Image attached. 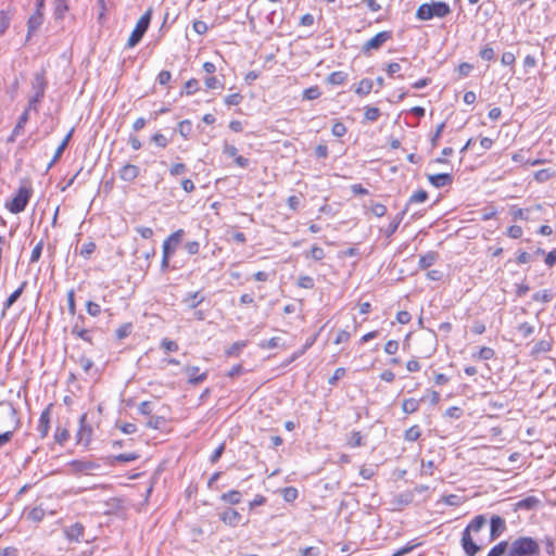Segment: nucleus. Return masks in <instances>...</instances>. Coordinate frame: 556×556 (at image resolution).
I'll use <instances>...</instances> for the list:
<instances>
[{"label":"nucleus","instance_id":"obj_1","mask_svg":"<svg viewBox=\"0 0 556 556\" xmlns=\"http://www.w3.org/2000/svg\"><path fill=\"white\" fill-rule=\"evenodd\" d=\"M488 523H468L462 535V546L468 556H475L483 545L478 538H483L486 533Z\"/></svg>","mask_w":556,"mask_h":556},{"label":"nucleus","instance_id":"obj_2","mask_svg":"<svg viewBox=\"0 0 556 556\" xmlns=\"http://www.w3.org/2000/svg\"><path fill=\"white\" fill-rule=\"evenodd\" d=\"M540 553L536 540L530 536H520L508 544L506 556H534Z\"/></svg>","mask_w":556,"mask_h":556},{"label":"nucleus","instance_id":"obj_3","mask_svg":"<svg viewBox=\"0 0 556 556\" xmlns=\"http://www.w3.org/2000/svg\"><path fill=\"white\" fill-rule=\"evenodd\" d=\"M451 13L450 5L444 1L422 3L416 11V17L420 21H429L433 17H445Z\"/></svg>","mask_w":556,"mask_h":556},{"label":"nucleus","instance_id":"obj_4","mask_svg":"<svg viewBox=\"0 0 556 556\" xmlns=\"http://www.w3.org/2000/svg\"><path fill=\"white\" fill-rule=\"evenodd\" d=\"M151 17H152V9L149 8L141 15V17L137 22L134 30L131 31V34L128 38L127 45H126L127 48H134L141 41L142 37L144 36V34L147 33V30L150 26Z\"/></svg>","mask_w":556,"mask_h":556},{"label":"nucleus","instance_id":"obj_5","mask_svg":"<svg viewBox=\"0 0 556 556\" xmlns=\"http://www.w3.org/2000/svg\"><path fill=\"white\" fill-rule=\"evenodd\" d=\"M31 195V189L25 186L18 188L17 193L13 197L11 202L5 204L7 208L13 213L18 214L25 210Z\"/></svg>","mask_w":556,"mask_h":556},{"label":"nucleus","instance_id":"obj_6","mask_svg":"<svg viewBox=\"0 0 556 556\" xmlns=\"http://www.w3.org/2000/svg\"><path fill=\"white\" fill-rule=\"evenodd\" d=\"M392 38V31L383 30L375 35L362 46V52L367 55L371 50H379L384 42Z\"/></svg>","mask_w":556,"mask_h":556},{"label":"nucleus","instance_id":"obj_7","mask_svg":"<svg viewBox=\"0 0 556 556\" xmlns=\"http://www.w3.org/2000/svg\"><path fill=\"white\" fill-rule=\"evenodd\" d=\"M92 428L87 424V414L84 413L79 418V427L76 433V443L78 445L88 446L91 442Z\"/></svg>","mask_w":556,"mask_h":556},{"label":"nucleus","instance_id":"obj_8","mask_svg":"<svg viewBox=\"0 0 556 556\" xmlns=\"http://www.w3.org/2000/svg\"><path fill=\"white\" fill-rule=\"evenodd\" d=\"M31 92L33 96L43 99L45 92L48 87V80L46 77V70L41 68L40 71L36 72L31 79Z\"/></svg>","mask_w":556,"mask_h":556},{"label":"nucleus","instance_id":"obj_9","mask_svg":"<svg viewBox=\"0 0 556 556\" xmlns=\"http://www.w3.org/2000/svg\"><path fill=\"white\" fill-rule=\"evenodd\" d=\"M63 533L70 542H89L91 540L89 538H85L83 523H72L63 529Z\"/></svg>","mask_w":556,"mask_h":556},{"label":"nucleus","instance_id":"obj_10","mask_svg":"<svg viewBox=\"0 0 556 556\" xmlns=\"http://www.w3.org/2000/svg\"><path fill=\"white\" fill-rule=\"evenodd\" d=\"M490 527H486V533L483 534V538H478V541L481 545H486L491 541H493L496 536H498L505 530V523H488Z\"/></svg>","mask_w":556,"mask_h":556},{"label":"nucleus","instance_id":"obj_11","mask_svg":"<svg viewBox=\"0 0 556 556\" xmlns=\"http://www.w3.org/2000/svg\"><path fill=\"white\" fill-rule=\"evenodd\" d=\"M185 235L184 229H178L169 235L163 242V253H165V247L168 248V255L172 256L181 241L182 236Z\"/></svg>","mask_w":556,"mask_h":556},{"label":"nucleus","instance_id":"obj_12","mask_svg":"<svg viewBox=\"0 0 556 556\" xmlns=\"http://www.w3.org/2000/svg\"><path fill=\"white\" fill-rule=\"evenodd\" d=\"M53 404H49L42 412L39 417L38 422V431L40 433V438H46L49 433L50 429V416H51V408Z\"/></svg>","mask_w":556,"mask_h":556},{"label":"nucleus","instance_id":"obj_13","mask_svg":"<svg viewBox=\"0 0 556 556\" xmlns=\"http://www.w3.org/2000/svg\"><path fill=\"white\" fill-rule=\"evenodd\" d=\"M140 174V168L135 165L127 163L118 170L119 178L125 182H132Z\"/></svg>","mask_w":556,"mask_h":556},{"label":"nucleus","instance_id":"obj_14","mask_svg":"<svg viewBox=\"0 0 556 556\" xmlns=\"http://www.w3.org/2000/svg\"><path fill=\"white\" fill-rule=\"evenodd\" d=\"M188 377V383L197 386L207 378V372H201L198 366H186L184 369Z\"/></svg>","mask_w":556,"mask_h":556},{"label":"nucleus","instance_id":"obj_15","mask_svg":"<svg viewBox=\"0 0 556 556\" xmlns=\"http://www.w3.org/2000/svg\"><path fill=\"white\" fill-rule=\"evenodd\" d=\"M429 182L435 188L450 186L453 182V175L448 173H439L428 175Z\"/></svg>","mask_w":556,"mask_h":556},{"label":"nucleus","instance_id":"obj_16","mask_svg":"<svg viewBox=\"0 0 556 556\" xmlns=\"http://www.w3.org/2000/svg\"><path fill=\"white\" fill-rule=\"evenodd\" d=\"M43 23V12H34L27 21V36L26 40H29L31 35L37 31Z\"/></svg>","mask_w":556,"mask_h":556},{"label":"nucleus","instance_id":"obj_17","mask_svg":"<svg viewBox=\"0 0 556 556\" xmlns=\"http://www.w3.org/2000/svg\"><path fill=\"white\" fill-rule=\"evenodd\" d=\"M540 507H542V502L535 496H528L515 504V510H536Z\"/></svg>","mask_w":556,"mask_h":556},{"label":"nucleus","instance_id":"obj_18","mask_svg":"<svg viewBox=\"0 0 556 556\" xmlns=\"http://www.w3.org/2000/svg\"><path fill=\"white\" fill-rule=\"evenodd\" d=\"M140 457L138 453H123L118 455H112L106 457L105 463L110 466H114L117 463H129L137 460Z\"/></svg>","mask_w":556,"mask_h":556},{"label":"nucleus","instance_id":"obj_19","mask_svg":"<svg viewBox=\"0 0 556 556\" xmlns=\"http://www.w3.org/2000/svg\"><path fill=\"white\" fill-rule=\"evenodd\" d=\"M26 286H27V281H23L21 283V286L9 295V298L3 303V308H2V314H1L2 317L5 315V312L18 300V298L24 292Z\"/></svg>","mask_w":556,"mask_h":556},{"label":"nucleus","instance_id":"obj_20","mask_svg":"<svg viewBox=\"0 0 556 556\" xmlns=\"http://www.w3.org/2000/svg\"><path fill=\"white\" fill-rule=\"evenodd\" d=\"M205 296L201 294L200 291H195L193 293H188L184 299L182 303L190 309H194L202 302H204Z\"/></svg>","mask_w":556,"mask_h":556},{"label":"nucleus","instance_id":"obj_21","mask_svg":"<svg viewBox=\"0 0 556 556\" xmlns=\"http://www.w3.org/2000/svg\"><path fill=\"white\" fill-rule=\"evenodd\" d=\"M552 340H540L538 341L530 351V356L538 358L541 353H546L552 350Z\"/></svg>","mask_w":556,"mask_h":556},{"label":"nucleus","instance_id":"obj_22","mask_svg":"<svg viewBox=\"0 0 556 556\" xmlns=\"http://www.w3.org/2000/svg\"><path fill=\"white\" fill-rule=\"evenodd\" d=\"M71 332L74 337L79 338L89 344H93L91 330L83 327L81 325H73Z\"/></svg>","mask_w":556,"mask_h":556},{"label":"nucleus","instance_id":"obj_23","mask_svg":"<svg viewBox=\"0 0 556 556\" xmlns=\"http://www.w3.org/2000/svg\"><path fill=\"white\" fill-rule=\"evenodd\" d=\"M424 401L425 397H421L419 400L414 397L405 399L402 403L403 413L407 415L416 413L419 409L420 403Z\"/></svg>","mask_w":556,"mask_h":556},{"label":"nucleus","instance_id":"obj_24","mask_svg":"<svg viewBox=\"0 0 556 556\" xmlns=\"http://www.w3.org/2000/svg\"><path fill=\"white\" fill-rule=\"evenodd\" d=\"M439 258V253L435 251H429L426 254L421 255L418 262V266L420 269H427L432 266Z\"/></svg>","mask_w":556,"mask_h":556},{"label":"nucleus","instance_id":"obj_25","mask_svg":"<svg viewBox=\"0 0 556 556\" xmlns=\"http://www.w3.org/2000/svg\"><path fill=\"white\" fill-rule=\"evenodd\" d=\"M406 211L407 207H405L402 212L397 213L391 220V223L388 225V227L384 229V235L387 238H390L397 230Z\"/></svg>","mask_w":556,"mask_h":556},{"label":"nucleus","instance_id":"obj_26","mask_svg":"<svg viewBox=\"0 0 556 556\" xmlns=\"http://www.w3.org/2000/svg\"><path fill=\"white\" fill-rule=\"evenodd\" d=\"M71 465L74 468V470L77 472L94 470L100 467L99 464H96L93 462L77 460V459L73 460L71 463Z\"/></svg>","mask_w":556,"mask_h":556},{"label":"nucleus","instance_id":"obj_27","mask_svg":"<svg viewBox=\"0 0 556 556\" xmlns=\"http://www.w3.org/2000/svg\"><path fill=\"white\" fill-rule=\"evenodd\" d=\"M372 87H374V81L369 78H363L357 87L355 88V93H357L358 96H367L370 93V91L372 90Z\"/></svg>","mask_w":556,"mask_h":556},{"label":"nucleus","instance_id":"obj_28","mask_svg":"<svg viewBox=\"0 0 556 556\" xmlns=\"http://www.w3.org/2000/svg\"><path fill=\"white\" fill-rule=\"evenodd\" d=\"M67 11V0H54V17L56 20H62Z\"/></svg>","mask_w":556,"mask_h":556},{"label":"nucleus","instance_id":"obj_29","mask_svg":"<svg viewBox=\"0 0 556 556\" xmlns=\"http://www.w3.org/2000/svg\"><path fill=\"white\" fill-rule=\"evenodd\" d=\"M421 437V430L419 426L414 425L404 432V440L407 442H415Z\"/></svg>","mask_w":556,"mask_h":556},{"label":"nucleus","instance_id":"obj_30","mask_svg":"<svg viewBox=\"0 0 556 556\" xmlns=\"http://www.w3.org/2000/svg\"><path fill=\"white\" fill-rule=\"evenodd\" d=\"M242 494L237 490H231L227 493L220 495V500L225 503L229 504H238L240 503Z\"/></svg>","mask_w":556,"mask_h":556},{"label":"nucleus","instance_id":"obj_31","mask_svg":"<svg viewBox=\"0 0 556 556\" xmlns=\"http://www.w3.org/2000/svg\"><path fill=\"white\" fill-rule=\"evenodd\" d=\"M554 175H555L554 169L543 168V169L536 170L533 176L538 182L542 184V182L549 180L552 177H554Z\"/></svg>","mask_w":556,"mask_h":556},{"label":"nucleus","instance_id":"obj_32","mask_svg":"<svg viewBox=\"0 0 556 556\" xmlns=\"http://www.w3.org/2000/svg\"><path fill=\"white\" fill-rule=\"evenodd\" d=\"M348 74L341 71L332 72L327 77V83L331 85H342L345 83Z\"/></svg>","mask_w":556,"mask_h":556},{"label":"nucleus","instance_id":"obj_33","mask_svg":"<svg viewBox=\"0 0 556 556\" xmlns=\"http://www.w3.org/2000/svg\"><path fill=\"white\" fill-rule=\"evenodd\" d=\"M70 439V432L66 428L56 427L54 432V441L60 444L64 445Z\"/></svg>","mask_w":556,"mask_h":556},{"label":"nucleus","instance_id":"obj_34","mask_svg":"<svg viewBox=\"0 0 556 556\" xmlns=\"http://www.w3.org/2000/svg\"><path fill=\"white\" fill-rule=\"evenodd\" d=\"M29 119V114L27 111H24L21 116L18 117V121L15 125V127L13 128V136H18L23 129H24V126L27 124Z\"/></svg>","mask_w":556,"mask_h":556},{"label":"nucleus","instance_id":"obj_35","mask_svg":"<svg viewBox=\"0 0 556 556\" xmlns=\"http://www.w3.org/2000/svg\"><path fill=\"white\" fill-rule=\"evenodd\" d=\"M131 330L132 325L130 323L123 324L116 329L115 337L117 340H123L130 334Z\"/></svg>","mask_w":556,"mask_h":556},{"label":"nucleus","instance_id":"obj_36","mask_svg":"<svg viewBox=\"0 0 556 556\" xmlns=\"http://www.w3.org/2000/svg\"><path fill=\"white\" fill-rule=\"evenodd\" d=\"M508 549V543L506 541H502L491 548L488 556H506V552Z\"/></svg>","mask_w":556,"mask_h":556},{"label":"nucleus","instance_id":"obj_37","mask_svg":"<svg viewBox=\"0 0 556 556\" xmlns=\"http://www.w3.org/2000/svg\"><path fill=\"white\" fill-rule=\"evenodd\" d=\"M247 346V341H237L232 343L227 350V356H238L243 348Z\"/></svg>","mask_w":556,"mask_h":556},{"label":"nucleus","instance_id":"obj_38","mask_svg":"<svg viewBox=\"0 0 556 556\" xmlns=\"http://www.w3.org/2000/svg\"><path fill=\"white\" fill-rule=\"evenodd\" d=\"M428 199V192L426 190H418L416 191L415 193H413L409 199H408V203L406 205V207L409 205V204H413V203H422L425 202L426 200Z\"/></svg>","mask_w":556,"mask_h":556},{"label":"nucleus","instance_id":"obj_39","mask_svg":"<svg viewBox=\"0 0 556 556\" xmlns=\"http://www.w3.org/2000/svg\"><path fill=\"white\" fill-rule=\"evenodd\" d=\"M553 299V294L548 290L538 291L532 295L535 302L548 303Z\"/></svg>","mask_w":556,"mask_h":556},{"label":"nucleus","instance_id":"obj_40","mask_svg":"<svg viewBox=\"0 0 556 556\" xmlns=\"http://www.w3.org/2000/svg\"><path fill=\"white\" fill-rule=\"evenodd\" d=\"M299 554L301 556H321L323 551L319 546H307L299 548Z\"/></svg>","mask_w":556,"mask_h":556},{"label":"nucleus","instance_id":"obj_41","mask_svg":"<svg viewBox=\"0 0 556 556\" xmlns=\"http://www.w3.org/2000/svg\"><path fill=\"white\" fill-rule=\"evenodd\" d=\"M192 130V124L189 119L181 121L178 124V132L181 137L187 139Z\"/></svg>","mask_w":556,"mask_h":556},{"label":"nucleus","instance_id":"obj_42","mask_svg":"<svg viewBox=\"0 0 556 556\" xmlns=\"http://www.w3.org/2000/svg\"><path fill=\"white\" fill-rule=\"evenodd\" d=\"M11 22V16L4 10L0 11V37L5 33L9 28Z\"/></svg>","mask_w":556,"mask_h":556},{"label":"nucleus","instance_id":"obj_43","mask_svg":"<svg viewBox=\"0 0 556 556\" xmlns=\"http://www.w3.org/2000/svg\"><path fill=\"white\" fill-rule=\"evenodd\" d=\"M281 494L286 502H293L298 497L299 492L293 486H287L281 490Z\"/></svg>","mask_w":556,"mask_h":556},{"label":"nucleus","instance_id":"obj_44","mask_svg":"<svg viewBox=\"0 0 556 556\" xmlns=\"http://www.w3.org/2000/svg\"><path fill=\"white\" fill-rule=\"evenodd\" d=\"M96 243L92 241L84 243L79 251V255L88 260L91 256V254L96 251Z\"/></svg>","mask_w":556,"mask_h":556},{"label":"nucleus","instance_id":"obj_45","mask_svg":"<svg viewBox=\"0 0 556 556\" xmlns=\"http://www.w3.org/2000/svg\"><path fill=\"white\" fill-rule=\"evenodd\" d=\"M320 94H321V92L319 90V87L318 86H313V87L306 88L303 91V99H305V100H315V99H318L320 97Z\"/></svg>","mask_w":556,"mask_h":556},{"label":"nucleus","instance_id":"obj_46","mask_svg":"<svg viewBox=\"0 0 556 556\" xmlns=\"http://www.w3.org/2000/svg\"><path fill=\"white\" fill-rule=\"evenodd\" d=\"M165 424V418L162 416H150L146 426L150 429H160Z\"/></svg>","mask_w":556,"mask_h":556},{"label":"nucleus","instance_id":"obj_47","mask_svg":"<svg viewBox=\"0 0 556 556\" xmlns=\"http://www.w3.org/2000/svg\"><path fill=\"white\" fill-rule=\"evenodd\" d=\"M517 330L523 338H529L530 336L533 334L534 327L532 325H530L529 323L525 321V323L519 324V326L517 327Z\"/></svg>","mask_w":556,"mask_h":556},{"label":"nucleus","instance_id":"obj_48","mask_svg":"<svg viewBox=\"0 0 556 556\" xmlns=\"http://www.w3.org/2000/svg\"><path fill=\"white\" fill-rule=\"evenodd\" d=\"M364 116L367 121L376 122L380 116V110L375 106H366Z\"/></svg>","mask_w":556,"mask_h":556},{"label":"nucleus","instance_id":"obj_49","mask_svg":"<svg viewBox=\"0 0 556 556\" xmlns=\"http://www.w3.org/2000/svg\"><path fill=\"white\" fill-rule=\"evenodd\" d=\"M494 355H495V352L492 348L483 346L479 350L478 354L475 356L478 357L479 359L489 361V359L493 358Z\"/></svg>","mask_w":556,"mask_h":556},{"label":"nucleus","instance_id":"obj_50","mask_svg":"<svg viewBox=\"0 0 556 556\" xmlns=\"http://www.w3.org/2000/svg\"><path fill=\"white\" fill-rule=\"evenodd\" d=\"M67 311L70 315H76L75 292L73 289L68 290L67 292Z\"/></svg>","mask_w":556,"mask_h":556},{"label":"nucleus","instance_id":"obj_51","mask_svg":"<svg viewBox=\"0 0 556 556\" xmlns=\"http://www.w3.org/2000/svg\"><path fill=\"white\" fill-rule=\"evenodd\" d=\"M346 126L339 121H337L331 127L332 135L338 138L343 137L346 134Z\"/></svg>","mask_w":556,"mask_h":556},{"label":"nucleus","instance_id":"obj_52","mask_svg":"<svg viewBox=\"0 0 556 556\" xmlns=\"http://www.w3.org/2000/svg\"><path fill=\"white\" fill-rule=\"evenodd\" d=\"M348 443L351 447L362 446L364 443H363V437H362L361 432L352 431Z\"/></svg>","mask_w":556,"mask_h":556},{"label":"nucleus","instance_id":"obj_53","mask_svg":"<svg viewBox=\"0 0 556 556\" xmlns=\"http://www.w3.org/2000/svg\"><path fill=\"white\" fill-rule=\"evenodd\" d=\"M199 90V81L195 78H191L186 81L184 91L186 94H193Z\"/></svg>","mask_w":556,"mask_h":556},{"label":"nucleus","instance_id":"obj_54","mask_svg":"<svg viewBox=\"0 0 556 556\" xmlns=\"http://www.w3.org/2000/svg\"><path fill=\"white\" fill-rule=\"evenodd\" d=\"M238 518H240V514L233 508H226L220 514L222 521H231V520L238 519Z\"/></svg>","mask_w":556,"mask_h":556},{"label":"nucleus","instance_id":"obj_55","mask_svg":"<svg viewBox=\"0 0 556 556\" xmlns=\"http://www.w3.org/2000/svg\"><path fill=\"white\" fill-rule=\"evenodd\" d=\"M86 311H87V314H89L92 317H97L101 314L100 305L93 301H88L86 303Z\"/></svg>","mask_w":556,"mask_h":556},{"label":"nucleus","instance_id":"obj_56","mask_svg":"<svg viewBox=\"0 0 556 556\" xmlns=\"http://www.w3.org/2000/svg\"><path fill=\"white\" fill-rule=\"evenodd\" d=\"M298 286L303 289H313L315 286L314 279L311 276H300Z\"/></svg>","mask_w":556,"mask_h":556},{"label":"nucleus","instance_id":"obj_57","mask_svg":"<svg viewBox=\"0 0 556 556\" xmlns=\"http://www.w3.org/2000/svg\"><path fill=\"white\" fill-rule=\"evenodd\" d=\"M204 84L207 89H218V88L223 89L224 88V84L214 76L206 77L204 80Z\"/></svg>","mask_w":556,"mask_h":556},{"label":"nucleus","instance_id":"obj_58","mask_svg":"<svg viewBox=\"0 0 556 556\" xmlns=\"http://www.w3.org/2000/svg\"><path fill=\"white\" fill-rule=\"evenodd\" d=\"M421 545L420 542H416L414 544L412 543H408L407 545L399 548L396 552H394L391 556H404L408 553H410L414 548H416L417 546Z\"/></svg>","mask_w":556,"mask_h":556},{"label":"nucleus","instance_id":"obj_59","mask_svg":"<svg viewBox=\"0 0 556 556\" xmlns=\"http://www.w3.org/2000/svg\"><path fill=\"white\" fill-rule=\"evenodd\" d=\"M479 56L485 61H491L494 59L495 53L493 48L486 45L479 51Z\"/></svg>","mask_w":556,"mask_h":556},{"label":"nucleus","instance_id":"obj_60","mask_svg":"<svg viewBox=\"0 0 556 556\" xmlns=\"http://www.w3.org/2000/svg\"><path fill=\"white\" fill-rule=\"evenodd\" d=\"M42 249H43V241H39L33 249L31 251V254H30V263H35V262H38L40 256H41V252H42Z\"/></svg>","mask_w":556,"mask_h":556},{"label":"nucleus","instance_id":"obj_61","mask_svg":"<svg viewBox=\"0 0 556 556\" xmlns=\"http://www.w3.org/2000/svg\"><path fill=\"white\" fill-rule=\"evenodd\" d=\"M151 141L154 142L160 148H166L168 144V139L163 134H154L151 137Z\"/></svg>","mask_w":556,"mask_h":556},{"label":"nucleus","instance_id":"obj_62","mask_svg":"<svg viewBox=\"0 0 556 556\" xmlns=\"http://www.w3.org/2000/svg\"><path fill=\"white\" fill-rule=\"evenodd\" d=\"M188 526L192 541H198L203 534L201 527H199L197 523H189Z\"/></svg>","mask_w":556,"mask_h":556},{"label":"nucleus","instance_id":"obj_63","mask_svg":"<svg viewBox=\"0 0 556 556\" xmlns=\"http://www.w3.org/2000/svg\"><path fill=\"white\" fill-rule=\"evenodd\" d=\"M309 256L314 261H321L325 257V251L323 248L314 245L309 251Z\"/></svg>","mask_w":556,"mask_h":556},{"label":"nucleus","instance_id":"obj_64","mask_svg":"<svg viewBox=\"0 0 556 556\" xmlns=\"http://www.w3.org/2000/svg\"><path fill=\"white\" fill-rule=\"evenodd\" d=\"M43 516H45L43 509L40 507H34L28 513V519H30L31 521H40L43 518Z\"/></svg>","mask_w":556,"mask_h":556}]
</instances>
